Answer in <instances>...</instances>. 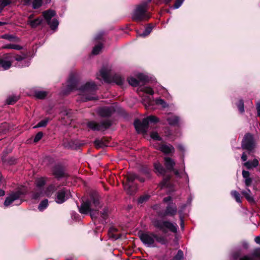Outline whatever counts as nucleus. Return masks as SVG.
Instances as JSON below:
<instances>
[{
  "label": "nucleus",
  "mask_w": 260,
  "mask_h": 260,
  "mask_svg": "<svg viewBox=\"0 0 260 260\" xmlns=\"http://www.w3.org/2000/svg\"><path fill=\"white\" fill-rule=\"evenodd\" d=\"M157 149L160 150L162 152L166 154L173 153L175 151L173 146L170 144L165 145L161 144L158 146H155Z\"/></svg>",
  "instance_id": "obj_12"
},
{
  "label": "nucleus",
  "mask_w": 260,
  "mask_h": 260,
  "mask_svg": "<svg viewBox=\"0 0 260 260\" xmlns=\"http://www.w3.org/2000/svg\"><path fill=\"white\" fill-rule=\"evenodd\" d=\"M5 194L4 190L0 189V197L3 196Z\"/></svg>",
  "instance_id": "obj_64"
},
{
  "label": "nucleus",
  "mask_w": 260,
  "mask_h": 260,
  "mask_svg": "<svg viewBox=\"0 0 260 260\" xmlns=\"http://www.w3.org/2000/svg\"><path fill=\"white\" fill-rule=\"evenodd\" d=\"M177 211V207L175 204H169L166 207L164 212V216L169 215L173 216L176 214Z\"/></svg>",
  "instance_id": "obj_15"
},
{
  "label": "nucleus",
  "mask_w": 260,
  "mask_h": 260,
  "mask_svg": "<svg viewBox=\"0 0 260 260\" xmlns=\"http://www.w3.org/2000/svg\"><path fill=\"white\" fill-rule=\"evenodd\" d=\"M151 16L148 12V3L144 2L136 6L133 14L132 19L137 22L148 20Z\"/></svg>",
  "instance_id": "obj_4"
},
{
  "label": "nucleus",
  "mask_w": 260,
  "mask_h": 260,
  "mask_svg": "<svg viewBox=\"0 0 260 260\" xmlns=\"http://www.w3.org/2000/svg\"><path fill=\"white\" fill-rule=\"evenodd\" d=\"M103 48L102 44H98V45L95 46L92 51V53L93 54L97 55L98 54L100 51H101L102 49Z\"/></svg>",
  "instance_id": "obj_40"
},
{
  "label": "nucleus",
  "mask_w": 260,
  "mask_h": 260,
  "mask_svg": "<svg viewBox=\"0 0 260 260\" xmlns=\"http://www.w3.org/2000/svg\"><path fill=\"white\" fill-rule=\"evenodd\" d=\"M78 84L79 81L76 78L71 77L68 81V89L70 90H78L79 94L83 95V101L97 100V98L94 96L97 89V86L94 82H87L79 88Z\"/></svg>",
  "instance_id": "obj_1"
},
{
  "label": "nucleus",
  "mask_w": 260,
  "mask_h": 260,
  "mask_svg": "<svg viewBox=\"0 0 260 260\" xmlns=\"http://www.w3.org/2000/svg\"><path fill=\"white\" fill-rule=\"evenodd\" d=\"M153 224L155 228L161 231L164 233H167L168 231L176 233L177 231V224L168 220L156 219L153 221Z\"/></svg>",
  "instance_id": "obj_5"
},
{
  "label": "nucleus",
  "mask_w": 260,
  "mask_h": 260,
  "mask_svg": "<svg viewBox=\"0 0 260 260\" xmlns=\"http://www.w3.org/2000/svg\"><path fill=\"white\" fill-rule=\"evenodd\" d=\"M31 0H24V4L25 5H29Z\"/></svg>",
  "instance_id": "obj_62"
},
{
  "label": "nucleus",
  "mask_w": 260,
  "mask_h": 260,
  "mask_svg": "<svg viewBox=\"0 0 260 260\" xmlns=\"http://www.w3.org/2000/svg\"><path fill=\"white\" fill-rule=\"evenodd\" d=\"M254 241L256 243L260 244V236L256 237L254 239Z\"/></svg>",
  "instance_id": "obj_60"
},
{
  "label": "nucleus",
  "mask_w": 260,
  "mask_h": 260,
  "mask_svg": "<svg viewBox=\"0 0 260 260\" xmlns=\"http://www.w3.org/2000/svg\"><path fill=\"white\" fill-rule=\"evenodd\" d=\"M11 66V61L0 59V68H2L4 70H6L9 69Z\"/></svg>",
  "instance_id": "obj_24"
},
{
  "label": "nucleus",
  "mask_w": 260,
  "mask_h": 260,
  "mask_svg": "<svg viewBox=\"0 0 260 260\" xmlns=\"http://www.w3.org/2000/svg\"><path fill=\"white\" fill-rule=\"evenodd\" d=\"M139 237L143 244L149 247H156L157 243L161 245H166L168 242L165 236L158 235L150 232L140 234Z\"/></svg>",
  "instance_id": "obj_2"
},
{
  "label": "nucleus",
  "mask_w": 260,
  "mask_h": 260,
  "mask_svg": "<svg viewBox=\"0 0 260 260\" xmlns=\"http://www.w3.org/2000/svg\"><path fill=\"white\" fill-rule=\"evenodd\" d=\"M241 193L249 203H254V200L250 189H247L246 190H243L241 191Z\"/></svg>",
  "instance_id": "obj_20"
},
{
  "label": "nucleus",
  "mask_w": 260,
  "mask_h": 260,
  "mask_svg": "<svg viewBox=\"0 0 260 260\" xmlns=\"http://www.w3.org/2000/svg\"><path fill=\"white\" fill-rule=\"evenodd\" d=\"M11 3V1L10 0H1L0 1V5H1V7L2 8H4L6 6L9 5Z\"/></svg>",
  "instance_id": "obj_51"
},
{
  "label": "nucleus",
  "mask_w": 260,
  "mask_h": 260,
  "mask_svg": "<svg viewBox=\"0 0 260 260\" xmlns=\"http://www.w3.org/2000/svg\"><path fill=\"white\" fill-rule=\"evenodd\" d=\"M42 5V0H34L32 3V7L33 9H37Z\"/></svg>",
  "instance_id": "obj_39"
},
{
  "label": "nucleus",
  "mask_w": 260,
  "mask_h": 260,
  "mask_svg": "<svg viewBox=\"0 0 260 260\" xmlns=\"http://www.w3.org/2000/svg\"><path fill=\"white\" fill-rule=\"evenodd\" d=\"M184 0H176L174 4L173 8L174 9H178L179 8Z\"/></svg>",
  "instance_id": "obj_49"
},
{
  "label": "nucleus",
  "mask_w": 260,
  "mask_h": 260,
  "mask_svg": "<svg viewBox=\"0 0 260 260\" xmlns=\"http://www.w3.org/2000/svg\"><path fill=\"white\" fill-rule=\"evenodd\" d=\"M25 58V56H17L15 57L16 60L19 61H21Z\"/></svg>",
  "instance_id": "obj_56"
},
{
  "label": "nucleus",
  "mask_w": 260,
  "mask_h": 260,
  "mask_svg": "<svg viewBox=\"0 0 260 260\" xmlns=\"http://www.w3.org/2000/svg\"><path fill=\"white\" fill-rule=\"evenodd\" d=\"M156 105L160 106L162 108H165L168 107L167 103L161 99H157L155 100Z\"/></svg>",
  "instance_id": "obj_37"
},
{
  "label": "nucleus",
  "mask_w": 260,
  "mask_h": 260,
  "mask_svg": "<svg viewBox=\"0 0 260 260\" xmlns=\"http://www.w3.org/2000/svg\"><path fill=\"white\" fill-rule=\"evenodd\" d=\"M151 137L155 140H161V138L159 136L157 132H152L150 135Z\"/></svg>",
  "instance_id": "obj_50"
},
{
  "label": "nucleus",
  "mask_w": 260,
  "mask_h": 260,
  "mask_svg": "<svg viewBox=\"0 0 260 260\" xmlns=\"http://www.w3.org/2000/svg\"><path fill=\"white\" fill-rule=\"evenodd\" d=\"M56 189V188L55 186L53 184H51L46 188L44 193L47 197H50L53 194V193L55 191Z\"/></svg>",
  "instance_id": "obj_26"
},
{
  "label": "nucleus",
  "mask_w": 260,
  "mask_h": 260,
  "mask_svg": "<svg viewBox=\"0 0 260 260\" xmlns=\"http://www.w3.org/2000/svg\"><path fill=\"white\" fill-rule=\"evenodd\" d=\"M142 91L147 94H149L150 95H152L154 94L153 90L149 87H145L143 88Z\"/></svg>",
  "instance_id": "obj_46"
},
{
  "label": "nucleus",
  "mask_w": 260,
  "mask_h": 260,
  "mask_svg": "<svg viewBox=\"0 0 260 260\" xmlns=\"http://www.w3.org/2000/svg\"><path fill=\"white\" fill-rule=\"evenodd\" d=\"M99 205V199L92 197L91 201L87 200L81 204L79 208V211L82 214H87L90 212L92 219L95 218L99 214L96 209L100 207Z\"/></svg>",
  "instance_id": "obj_3"
},
{
  "label": "nucleus",
  "mask_w": 260,
  "mask_h": 260,
  "mask_svg": "<svg viewBox=\"0 0 260 260\" xmlns=\"http://www.w3.org/2000/svg\"><path fill=\"white\" fill-rule=\"evenodd\" d=\"M3 49H15L17 50H20L22 49V47L16 44H7L5 45L2 47Z\"/></svg>",
  "instance_id": "obj_30"
},
{
  "label": "nucleus",
  "mask_w": 260,
  "mask_h": 260,
  "mask_svg": "<svg viewBox=\"0 0 260 260\" xmlns=\"http://www.w3.org/2000/svg\"><path fill=\"white\" fill-rule=\"evenodd\" d=\"M23 194V192L20 190L12 193L9 197L6 198L4 203L5 206H8L15 201L19 200Z\"/></svg>",
  "instance_id": "obj_11"
},
{
  "label": "nucleus",
  "mask_w": 260,
  "mask_h": 260,
  "mask_svg": "<svg viewBox=\"0 0 260 260\" xmlns=\"http://www.w3.org/2000/svg\"><path fill=\"white\" fill-rule=\"evenodd\" d=\"M111 125V122L108 120L101 121L100 123L90 121L87 123L88 127L93 131H105Z\"/></svg>",
  "instance_id": "obj_7"
},
{
  "label": "nucleus",
  "mask_w": 260,
  "mask_h": 260,
  "mask_svg": "<svg viewBox=\"0 0 260 260\" xmlns=\"http://www.w3.org/2000/svg\"><path fill=\"white\" fill-rule=\"evenodd\" d=\"M238 108L240 113H243L244 111V103L243 101L241 100L239 101V103L237 105Z\"/></svg>",
  "instance_id": "obj_47"
},
{
  "label": "nucleus",
  "mask_w": 260,
  "mask_h": 260,
  "mask_svg": "<svg viewBox=\"0 0 260 260\" xmlns=\"http://www.w3.org/2000/svg\"><path fill=\"white\" fill-rule=\"evenodd\" d=\"M256 109L257 111L258 116H260V102L257 103Z\"/></svg>",
  "instance_id": "obj_57"
},
{
  "label": "nucleus",
  "mask_w": 260,
  "mask_h": 260,
  "mask_svg": "<svg viewBox=\"0 0 260 260\" xmlns=\"http://www.w3.org/2000/svg\"><path fill=\"white\" fill-rule=\"evenodd\" d=\"M167 121L168 122V123L171 125H176L179 122V118L178 117L175 116V115H172L170 117H169L167 119Z\"/></svg>",
  "instance_id": "obj_23"
},
{
  "label": "nucleus",
  "mask_w": 260,
  "mask_h": 260,
  "mask_svg": "<svg viewBox=\"0 0 260 260\" xmlns=\"http://www.w3.org/2000/svg\"><path fill=\"white\" fill-rule=\"evenodd\" d=\"M165 165L166 169L169 170H173L174 167L175 165L174 160L170 157H166L164 158Z\"/></svg>",
  "instance_id": "obj_19"
},
{
  "label": "nucleus",
  "mask_w": 260,
  "mask_h": 260,
  "mask_svg": "<svg viewBox=\"0 0 260 260\" xmlns=\"http://www.w3.org/2000/svg\"><path fill=\"white\" fill-rule=\"evenodd\" d=\"M138 78L139 79L140 81H142L144 83L148 82V78L147 76L143 74H140L138 75Z\"/></svg>",
  "instance_id": "obj_45"
},
{
  "label": "nucleus",
  "mask_w": 260,
  "mask_h": 260,
  "mask_svg": "<svg viewBox=\"0 0 260 260\" xmlns=\"http://www.w3.org/2000/svg\"><path fill=\"white\" fill-rule=\"evenodd\" d=\"M55 15V11L52 10H48L43 12V16L47 21V22L50 21L51 18L54 16Z\"/></svg>",
  "instance_id": "obj_21"
},
{
  "label": "nucleus",
  "mask_w": 260,
  "mask_h": 260,
  "mask_svg": "<svg viewBox=\"0 0 260 260\" xmlns=\"http://www.w3.org/2000/svg\"><path fill=\"white\" fill-rule=\"evenodd\" d=\"M47 178L43 177L39 178L36 180L35 184L37 187L41 188L45 184Z\"/></svg>",
  "instance_id": "obj_28"
},
{
  "label": "nucleus",
  "mask_w": 260,
  "mask_h": 260,
  "mask_svg": "<svg viewBox=\"0 0 260 260\" xmlns=\"http://www.w3.org/2000/svg\"><path fill=\"white\" fill-rule=\"evenodd\" d=\"M102 36H103V34H99V35H98L96 36V37H95V40H100L101 39V38H102Z\"/></svg>",
  "instance_id": "obj_61"
},
{
  "label": "nucleus",
  "mask_w": 260,
  "mask_h": 260,
  "mask_svg": "<svg viewBox=\"0 0 260 260\" xmlns=\"http://www.w3.org/2000/svg\"><path fill=\"white\" fill-rule=\"evenodd\" d=\"M47 94V92L45 91L37 90L35 92V95L37 99H43L45 98Z\"/></svg>",
  "instance_id": "obj_31"
},
{
  "label": "nucleus",
  "mask_w": 260,
  "mask_h": 260,
  "mask_svg": "<svg viewBox=\"0 0 260 260\" xmlns=\"http://www.w3.org/2000/svg\"><path fill=\"white\" fill-rule=\"evenodd\" d=\"M138 178V176L133 173H128L126 176V180H127V183L124 185V189L127 190V193L130 194H132L134 191L135 189L134 190L132 189L131 188V183L133 182L134 180L137 179Z\"/></svg>",
  "instance_id": "obj_10"
},
{
  "label": "nucleus",
  "mask_w": 260,
  "mask_h": 260,
  "mask_svg": "<svg viewBox=\"0 0 260 260\" xmlns=\"http://www.w3.org/2000/svg\"><path fill=\"white\" fill-rule=\"evenodd\" d=\"M150 198V196L147 194L143 195L140 197L138 200V203L139 204H142L146 201H147Z\"/></svg>",
  "instance_id": "obj_44"
},
{
  "label": "nucleus",
  "mask_w": 260,
  "mask_h": 260,
  "mask_svg": "<svg viewBox=\"0 0 260 260\" xmlns=\"http://www.w3.org/2000/svg\"><path fill=\"white\" fill-rule=\"evenodd\" d=\"M254 146L252 135L249 133L246 134L242 141L241 148L250 152L254 148Z\"/></svg>",
  "instance_id": "obj_8"
},
{
  "label": "nucleus",
  "mask_w": 260,
  "mask_h": 260,
  "mask_svg": "<svg viewBox=\"0 0 260 260\" xmlns=\"http://www.w3.org/2000/svg\"><path fill=\"white\" fill-rule=\"evenodd\" d=\"M170 171H173L174 174L176 175H179V172H178V171L177 170H175L174 169V168H173V170H170Z\"/></svg>",
  "instance_id": "obj_63"
},
{
  "label": "nucleus",
  "mask_w": 260,
  "mask_h": 260,
  "mask_svg": "<svg viewBox=\"0 0 260 260\" xmlns=\"http://www.w3.org/2000/svg\"><path fill=\"white\" fill-rule=\"evenodd\" d=\"M240 260H252V259L248 256H244L242 257H241Z\"/></svg>",
  "instance_id": "obj_58"
},
{
  "label": "nucleus",
  "mask_w": 260,
  "mask_h": 260,
  "mask_svg": "<svg viewBox=\"0 0 260 260\" xmlns=\"http://www.w3.org/2000/svg\"><path fill=\"white\" fill-rule=\"evenodd\" d=\"M49 121V119L46 118L45 119L42 120L40 121L36 125L34 126V128L41 127H45Z\"/></svg>",
  "instance_id": "obj_38"
},
{
  "label": "nucleus",
  "mask_w": 260,
  "mask_h": 260,
  "mask_svg": "<svg viewBox=\"0 0 260 260\" xmlns=\"http://www.w3.org/2000/svg\"><path fill=\"white\" fill-rule=\"evenodd\" d=\"M102 218L105 219L108 215V209L106 208H105L103 210V212L101 213Z\"/></svg>",
  "instance_id": "obj_54"
},
{
  "label": "nucleus",
  "mask_w": 260,
  "mask_h": 260,
  "mask_svg": "<svg viewBox=\"0 0 260 260\" xmlns=\"http://www.w3.org/2000/svg\"><path fill=\"white\" fill-rule=\"evenodd\" d=\"M171 200L172 198L171 197H167L164 199V202L167 203L170 201Z\"/></svg>",
  "instance_id": "obj_59"
},
{
  "label": "nucleus",
  "mask_w": 260,
  "mask_h": 260,
  "mask_svg": "<svg viewBox=\"0 0 260 260\" xmlns=\"http://www.w3.org/2000/svg\"><path fill=\"white\" fill-rule=\"evenodd\" d=\"M44 196V192L42 190L36 191L32 196V198L35 200L38 199Z\"/></svg>",
  "instance_id": "obj_42"
},
{
  "label": "nucleus",
  "mask_w": 260,
  "mask_h": 260,
  "mask_svg": "<svg viewBox=\"0 0 260 260\" xmlns=\"http://www.w3.org/2000/svg\"><path fill=\"white\" fill-rule=\"evenodd\" d=\"M47 23L49 25L51 29L53 30L55 29L58 25V22L56 19H53L52 21H49Z\"/></svg>",
  "instance_id": "obj_32"
},
{
  "label": "nucleus",
  "mask_w": 260,
  "mask_h": 260,
  "mask_svg": "<svg viewBox=\"0 0 260 260\" xmlns=\"http://www.w3.org/2000/svg\"><path fill=\"white\" fill-rule=\"evenodd\" d=\"M42 137H43V133L42 132L38 133L34 138V142H38L41 139Z\"/></svg>",
  "instance_id": "obj_52"
},
{
  "label": "nucleus",
  "mask_w": 260,
  "mask_h": 260,
  "mask_svg": "<svg viewBox=\"0 0 260 260\" xmlns=\"http://www.w3.org/2000/svg\"><path fill=\"white\" fill-rule=\"evenodd\" d=\"M71 197L69 190L62 188L56 192L55 197V201L57 204H62Z\"/></svg>",
  "instance_id": "obj_9"
},
{
  "label": "nucleus",
  "mask_w": 260,
  "mask_h": 260,
  "mask_svg": "<svg viewBox=\"0 0 260 260\" xmlns=\"http://www.w3.org/2000/svg\"><path fill=\"white\" fill-rule=\"evenodd\" d=\"M98 113L102 117H108L112 114V109L109 107H103L99 110Z\"/></svg>",
  "instance_id": "obj_18"
},
{
  "label": "nucleus",
  "mask_w": 260,
  "mask_h": 260,
  "mask_svg": "<svg viewBox=\"0 0 260 260\" xmlns=\"http://www.w3.org/2000/svg\"><path fill=\"white\" fill-rule=\"evenodd\" d=\"M134 125L136 130L139 132H145V128L143 125H142L141 121L139 120H136L135 121Z\"/></svg>",
  "instance_id": "obj_27"
},
{
  "label": "nucleus",
  "mask_w": 260,
  "mask_h": 260,
  "mask_svg": "<svg viewBox=\"0 0 260 260\" xmlns=\"http://www.w3.org/2000/svg\"><path fill=\"white\" fill-rule=\"evenodd\" d=\"M19 99L18 96H12L9 97L7 100V103L9 105H12L15 103Z\"/></svg>",
  "instance_id": "obj_36"
},
{
  "label": "nucleus",
  "mask_w": 260,
  "mask_h": 260,
  "mask_svg": "<svg viewBox=\"0 0 260 260\" xmlns=\"http://www.w3.org/2000/svg\"><path fill=\"white\" fill-rule=\"evenodd\" d=\"M232 196L234 198L237 202L241 203L240 193L236 190H232L231 192Z\"/></svg>",
  "instance_id": "obj_34"
},
{
  "label": "nucleus",
  "mask_w": 260,
  "mask_h": 260,
  "mask_svg": "<svg viewBox=\"0 0 260 260\" xmlns=\"http://www.w3.org/2000/svg\"><path fill=\"white\" fill-rule=\"evenodd\" d=\"M48 205V200L45 199L41 201L40 204H39L38 206V209L40 211H42L44 210L45 209H46Z\"/></svg>",
  "instance_id": "obj_35"
},
{
  "label": "nucleus",
  "mask_w": 260,
  "mask_h": 260,
  "mask_svg": "<svg viewBox=\"0 0 260 260\" xmlns=\"http://www.w3.org/2000/svg\"><path fill=\"white\" fill-rule=\"evenodd\" d=\"M128 83L133 86H137L139 84V81L134 78H130L128 79Z\"/></svg>",
  "instance_id": "obj_43"
},
{
  "label": "nucleus",
  "mask_w": 260,
  "mask_h": 260,
  "mask_svg": "<svg viewBox=\"0 0 260 260\" xmlns=\"http://www.w3.org/2000/svg\"><path fill=\"white\" fill-rule=\"evenodd\" d=\"M258 160L256 158L253 159L252 161H246L243 164V166L248 170H250L253 168H256L257 166H258Z\"/></svg>",
  "instance_id": "obj_17"
},
{
  "label": "nucleus",
  "mask_w": 260,
  "mask_h": 260,
  "mask_svg": "<svg viewBox=\"0 0 260 260\" xmlns=\"http://www.w3.org/2000/svg\"><path fill=\"white\" fill-rule=\"evenodd\" d=\"M242 177L244 179V183L246 187L251 185L252 179L250 177V173L245 170H243L242 172Z\"/></svg>",
  "instance_id": "obj_16"
},
{
  "label": "nucleus",
  "mask_w": 260,
  "mask_h": 260,
  "mask_svg": "<svg viewBox=\"0 0 260 260\" xmlns=\"http://www.w3.org/2000/svg\"><path fill=\"white\" fill-rule=\"evenodd\" d=\"M100 75L105 82L107 83H115L117 85L122 84L124 79L120 75H112L111 70L107 68H103L100 72Z\"/></svg>",
  "instance_id": "obj_6"
},
{
  "label": "nucleus",
  "mask_w": 260,
  "mask_h": 260,
  "mask_svg": "<svg viewBox=\"0 0 260 260\" xmlns=\"http://www.w3.org/2000/svg\"><path fill=\"white\" fill-rule=\"evenodd\" d=\"M253 255L255 257L260 259V249H256L253 252Z\"/></svg>",
  "instance_id": "obj_53"
},
{
  "label": "nucleus",
  "mask_w": 260,
  "mask_h": 260,
  "mask_svg": "<svg viewBox=\"0 0 260 260\" xmlns=\"http://www.w3.org/2000/svg\"><path fill=\"white\" fill-rule=\"evenodd\" d=\"M247 159V155L245 152H243L241 156V159L242 161L246 162Z\"/></svg>",
  "instance_id": "obj_55"
},
{
  "label": "nucleus",
  "mask_w": 260,
  "mask_h": 260,
  "mask_svg": "<svg viewBox=\"0 0 260 260\" xmlns=\"http://www.w3.org/2000/svg\"><path fill=\"white\" fill-rule=\"evenodd\" d=\"M152 96L146 95L142 98L143 103L146 106H149L152 102Z\"/></svg>",
  "instance_id": "obj_33"
},
{
  "label": "nucleus",
  "mask_w": 260,
  "mask_h": 260,
  "mask_svg": "<svg viewBox=\"0 0 260 260\" xmlns=\"http://www.w3.org/2000/svg\"><path fill=\"white\" fill-rule=\"evenodd\" d=\"M151 30H152V28L150 27H148L145 29V31L143 33L140 34L139 35H140V36H141V37H146V36H148L150 33Z\"/></svg>",
  "instance_id": "obj_48"
},
{
  "label": "nucleus",
  "mask_w": 260,
  "mask_h": 260,
  "mask_svg": "<svg viewBox=\"0 0 260 260\" xmlns=\"http://www.w3.org/2000/svg\"><path fill=\"white\" fill-rule=\"evenodd\" d=\"M53 175L57 178L59 179L67 176L63 169L60 166H55L52 171Z\"/></svg>",
  "instance_id": "obj_13"
},
{
  "label": "nucleus",
  "mask_w": 260,
  "mask_h": 260,
  "mask_svg": "<svg viewBox=\"0 0 260 260\" xmlns=\"http://www.w3.org/2000/svg\"><path fill=\"white\" fill-rule=\"evenodd\" d=\"M42 19L40 18H37L34 20H28L27 24L30 25L32 28H36L41 24Z\"/></svg>",
  "instance_id": "obj_22"
},
{
  "label": "nucleus",
  "mask_w": 260,
  "mask_h": 260,
  "mask_svg": "<svg viewBox=\"0 0 260 260\" xmlns=\"http://www.w3.org/2000/svg\"><path fill=\"white\" fill-rule=\"evenodd\" d=\"M183 258V253L181 250L178 251L177 254L173 257L172 260H182Z\"/></svg>",
  "instance_id": "obj_41"
},
{
  "label": "nucleus",
  "mask_w": 260,
  "mask_h": 260,
  "mask_svg": "<svg viewBox=\"0 0 260 260\" xmlns=\"http://www.w3.org/2000/svg\"><path fill=\"white\" fill-rule=\"evenodd\" d=\"M154 168L159 174L164 175L166 173V170L159 162L154 164Z\"/></svg>",
  "instance_id": "obj_29"
},
{
  "label": "nucleus",
  "mask_w": 260,
  "mask_h": 260,
  "mask_svg": "<svg viewBox=\"0 0 260 260\" xmlns=\"http://www.w3.org/2000/svg\"><path fill=\"white\" fill-rule=\"evenodd\" d=\"M1 38L6 39L10 41H14L16 42H19L20 41V39L16 36L8 34H5L2 36Z\"/></svg>",
  "instance_id": "obj_25"
},
{
  "label": "nucleus",
  "mask_w": 260,
  "mask_h": 260,
  "mask_svg": "<svg viewBox=\"0 0 260 260\" xmlns=\"http://www.w3.org/2000/svg\"><path fill=\"white\" fill-rule=\"evenodd\" d=\"M158 121V118L157 117L155 116L151 115L143 119L142 121H141V123L146 131L149 123H156Z\"/></svg>",
  "instance_id": "obj_14"
}]
</instances>
